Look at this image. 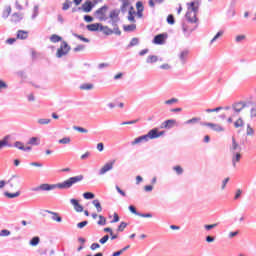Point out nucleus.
Here are the masks:
<instances>
[{"label":"nucleus","instance_id":"obj_1","mask_svg":"<svg viewBox=\"0 0 256 256\" xmlns=\"http://www.w3.org/2000/svg\"><path fill=\"white\" fill-rule=\"evenodd\" d=\"M83 175H77L68 178L67 180L58 183V184H41L32 189V191H53L55 189H71L73 185H77V183H81L83 181Z\"/></svg>","mask_w":256,"mask_h":256},{"label":"nucleus","instance_id":"obj_2","mask_svg":"<svg viewBox=\"0 0 256 256\" xmlns=\"http://www.w3.org/2000/svg\"><path fill=\"white\" fill-rule=\"evenodd\" d=\"M186 19L189 23H197V14L199 13V3H187Z\"/></svg>","mask_w":256,"mask_h":256},{"label":"nucleus","instance_id":"obj_3","mask_svg":"<svg viewBox=\"0 0 256 256\" xmlns=\"http://www.w3.org/2000/svg\"><path fill=\"white\" fill-rule=\"evenodd\" d=\"M251 105H253V102L240 101L234 103L232 105L233 117H237L240 112H242L247 107H251Z\"/></svg>","mask_w":256,"mask_h":256},{"label":"nucleus","instance_id":"obj_4","mask_svg":"<svg viewBox=\"0 0 256 256\" xmlns=\"http://www.w3.org/2000/svg\"><path fill=\"white\" fill-rule=\"evenodd\" d=\"M69 51H71V46H69L67 42L62 41L60 47L56 52V57L58 59H61V57H65L66 55H69Z\"/></svg>","mask_w":256,"mask_h":256},{"label":"nucleus","instance_id":"obj_5","mask_svg":"<svg viewBox=\"0 0 256 256\" xmlns=\"http://www.w3.org/2000/svg\"><path fill=\"white\" fill-rule=\"evenodd\" d=\"M108 10L109 7L107 5H104L94 12V16L96 17V19H98V21H107Z\"/></svg>","mask_w":256,"mask_h":256},{"label":"nucleus","instance_id":"obj_6","mask_svg":"<svg viewBox=\"0 0 256 256\" xmlns=\"http://www.w3.org/2000/svg\"><path fill=\"white\" fill-rule=\"evenodd\" d=\"M200 125L203 127H210L211 130L215 131L216 133H225V128L217 123L201 122Z\"/></svg>","mask_w":256,"mask_h":256},{"label":"nucleus","instance_id":"obj_7","mask_svg":"<svg viewBox=\"0 0 256 256\" xmlns=\"http://www.w3.org/2000/svg\"><path fill=\"white\" fill-rule=\"evenodd\" d=\"M115 165V160L109 161L105 163L101 169L98 171V175L101 177L109 173V171H113V167Z\"/></svg>","mask_w":256,"mask_h":256},{"label":"nucleus","instance_id":"obj_8","mask_svg":"<svg viewBox=\"0 0 256 256\" xmlns=\"http://www.w3.org/2000/svg\"><path fill=\"white\" fill-rule=\"evenodd\" d=\"M163 135H165V131L159 132V129L154 128L146 134V137H148L149 141L150 139H159V137H163Z\"/></svg>","mask_w":256,"mask_h":256},{"label":"nucleus","instance_id":"obj_9","mask_svg":"<svg viewBox=\"0 0 256 256\" xmlns=\"http://www.w3.org/2000/svg\"><path fill=\"white\" fill-rule=\"evenodd\" d=\"M242 157L243 155L241 154V152L231 153V163H232L233 169H237V164L241 163Z\"/></svg>","mask_w":256,"mask_h":256},{"label":"nucleus","instance_id":"obj_10","mask_svg":"<svg viewBox=\"0 0 256 256\" xmlns=\"http://www.w3.org/2000/svg\"><path fill=\"white\" fill-rule=\"evenodd\" d=\"M169 37L167 33L158 34L154 37L153 43L154 45H164L165 40Z\"/></svg>","mask_w":256,"mask_h":256},{"label":"nucleus","instance_id":"obj_11","mask_svg":"<svg viewBox=\"0 0 256 256\" xmlns=\"http://www.w3.org/2000/svg\"><path fill=\"white\" fill-rule=\"evenodd\" d=\"M229 149L230 153H241V145L235 140V137H232V144Z\"/></svg>","mask_w":256,"mask_h":256},{"label":"nucleus","instance_id":"obj_12","mask_svg":"<svg viewBox=\"0 0 256 256\" xmlns=\"http://www.w3.org/2000/svg\"><path fill=\"white\" fill-rule=\"evenodd\" d=\"M188 57H189L188 49H184V50L180 51V53L178 54L179 61L182 65H185V63H187Z\"/></svg>","mask_w":256,"mask_h":256},{"label":"nucleus","instance_id":"obj_13","mask_svg":"<svg viewBox=\"0 0 256 256\" xmlns=\"http://www.w3.org/2000/svg\"><path fill=\"white\" fill-rule=\"evenodd\" d=\"M70 203L74 207V211H76V213H83V205L79 203V200L72 198L70 199Z\"/></svg>","mask_w":256,"mask_h":256},{"label":"nucleus","instance_id":"obj_14","mask_svg":"<svg viewBox=\"0 0 256 256\" xmlns=\"http://www.w3.org/2000/svg\"><path fill=\"white\" fill-rule=\"evenodd\" d=\"M122 5L120 6L121 13H127V11H131V2L129 0H120Z\"/></svg>","mask_w":256,"mask_h":256},{"label":"nucleus","instance_id":"obj_15","mask_svg":"<svg viewBox=\"0 0 256 256\" xmlns=\"http://www.w3.org/2000/svg\"><path fill=\"white\" fill-rule=\"evenodd\" d=\"M8 183L10 184V187H19L21 179L19 178V175H12L8 180Z\"/></svg>","mask_w":256,"mask_h":256},{"label":"nucleus","instance_id":"obj_16","mask_svg":"<svg viewBox=\"0 0 256 256\" xmlns=\"http://www.w3.org/2000/svg\"><path fill=\"white\" fill-rule=\"evenodd\" d=\"M149 141V138L147 137V134L139 136L134 139V141L131 142V145H141V143H147Z\"/></svg>","mask_w":256,"mask_h":256},{"label":"nucleus","instance_id":"obj_17","mask_svg":"<svg viewBox=\"0 0 256 256\" xmlns=\"http://www.w3.org/2000/svg\"><path fill=\"white\" fill-rule=\"evenodd\" d=\"M175 123H177L175 119L166 120L162 123L161 129H173V127H175Z\"/></svg>","mask_w":256,"mask_h":256},{"label":"nucleus","instance_id":"obj_18","mask_svg":"<svg viewBox=\"0 0 256 256\" xmlns=\"http://www.w3.org/2000/svg\"><path fill=\"white\" fill-rule=\"evenodd\" d=\"M93 7H95L93 2L86 1L84 4H82V11H84V13H91V11H93Z\"/></svg>","mask_w":256,"mask_h":256},{"label":"nucleus","instance_id":"obj_19","mask_svg":"<svg viewBox=\"0 0 256 256\" xmlns=\"http://www.w3.org/2000/svg\"><path fill=\"white\" fill-rule=\"evenodd\" d=\"M45 213H49V215H52L51 219L52 221H56V223H61V221H63V218H61V216H59V213L57 212H53L51 210H45Z\"/></svg>","mask_w":256,"mask_h":256},{"label":"nucleus","instance_id":"obj_20","mask_svg":"<svg viewBox=\"0 0 256 256\" xmlns=\"http://www.w3.org/2000/svg\"><path fill=\"white\" fill-rule=\"evenodd\" d=\"M109 23L113 27L114 35L120 36L121 30L119 29V25L117 24V23H119V20H110Z\"/></svg>","mask_w":256,"mask_h":256},{"label":"nucleus","instance_id":"obj_21","mask_svg":"<svg viewBox=\"0 0 256 256\" xmlns=\"http://www.w3.org/2000/svg\"><path fill=\"white\" fill-rule=\"evenodd\" d=\"M16 37H17V39L25 41V39H28V37H29V32L25 31V30H18Z\"/></svg>","mask_w":256,"mask_h":256},{"label":"nucleus","instance_id":"obj_22","mask_svg":"<svg viewBox=\"0 0 256 256\" xmlns=\"http://www.w3.org/2000/svg\"><path fill=\"white\" fill-rule=\"evenodd\" d=\"M86 28L88 29V31H101V24L99 23H94V24H89L86 26Z\"/></svg>","mask_w":256,"mask_h":256},{"label":"nucleus","instance_id":"obj_23","mask_svg":"<svg viewBox=\"0 0 256 256\" xmlns=\"http://www.w3.org/2000/svg\"><path fill=\"white\" fill-rule=\"evenodd\" d=\"M100 31H102V33H104V35H113L115 34V31L111 28H109V26H100Z\"/></svg>","mask_w":256,"mask_h":256},{"label":"nucleus","instance_id":"obj_24","mask_svg":"<svg viewBox=\"0 0 256 256\" xmlns=\"http://www.w3.org/2000/svg\"><path fill=\"white\" fill-rule=\"evenodd\" d=\"M23 19V14L21 13H14L11 16V22L12 23H19Z\"/></svg>","mask_w":256,"mask_h":256},{"label":"nucleus","instance_id":"obj_25","mask_svg":"<svg viewBox=\"0 0 256 256\" xmlns=\"http://www.w3.org/2000/svg\"><path fill=\"white\" fill-rule=\"evenodd\" d=\"M225 32L223 30H220L216 33V35L210 40V45H213L218 39H221Z\"/></svg>","mask_w":256,"mask_h":256},{"label":"nucleus","instance_id":"obj_26","mask_svg":"<svg viewBox=\"0 0 256 256\" xmlns=\"http://www.w3.org/2000/svg\"><path fill=\"white\" fill-rule=\"evenodd\" d=\"M3 147H11V144H9V136H6L0 140V151L3 149Z\"/></svg>","mask_w":256,"mask_h":256},{"label":"nucleus","instance_id":"obj_27","mask_svg":"<svg viewBox=\"0 0 256 256\" xmlns=\"http://www.w3.org/2000/svg\"><path fill=\"white\" fill-rule=\"evenodd\" d=\"M109 18H110V20L120 21V19H119V10L110 11Z\"/></svg>","mask_w":256,"mask_h":256},{"label":"nucleus","instance_id":"obj_28","mask_svg":"<svg viewBox=\"0 0 256 256\" xmlns=\"http://www.w3.org/2000/svg\"><path fill=\"white\" fill-rule=\"evenodd\" d=\"M135 10L133 7H130V10L128 11V21L131 23H135Z\"/></svg>","mask_w":256,"mask_h":256},{"label":"nucleus","instance_id":"obj_29","mask_svg":"<svg viewBox=\"0 0 256 256\" xmlns=\"http://www.w3.org/2000/svg\"><path fill=\"white\" fill-rule=\"evenodd\" d=\"M92 205H94V207L96 208L97 213H101V211H103V207L101 206V202H99V200H93Z\"/></svg>","mask_w":256,"mask_h":256},{"label":"nucleus","instance_id":"obj_30","mask_svg":"<svg viewBox=\"0 0 256 256\" xmlns=\"http://www.w3.org/2000/svg\"><path fill=\"white\" fill-rule=\"evenodd\" d=\"M41 242V238H39L38 236L36 237H33L30 242H29V245L31 247H37V245H39V243Z\"/></svg>","mask_w":256,"mask_h":256},{"label":"nucleus","instance_id":"obj_31","mask_svg":"<svg viewBox=\"0 0 256 256\" xmlns=\"http://www.w3.org/2000/svg\"><path fill=\"white\" fill-rule=\"evenodd\" d=\"M21 195V192L11 193V192H4V196L8 199H15Z\"/></svg>","mask_w":256,"mask_h":256},{"label":"nucleus","instance_id":"obj_32","mask_svg":"<svg viewBox=\"0 0 256 256\" xmlns=\"http://www.w3.org/2000/svg\"><path fill=\"white\" fill-rule=\"evenodd\" d=\"M251 109H250V119H255L256 117V103H252L250 105Z\"/></svg>","mask_w":256,"mask_h":256},{"label":"nucleus","instance_id":"obj_33","mask_svg":"<svg viewBox=\"0 0 256 256\" xmlns=\"http://www.w3.org/2000/svg\"><path fill=\"white\" fill-rule=\"evenodd\" d=\"M159 61V58L155 55H149L146 59V63L151 64V63H157Z\"/></svg>","mask_w":256,"mask_h":256},{"label":"nucleus","instance_id":"obj_34","mask_svg":"<svg viewBox=\"0 0 256 256\" xmlns=\"http://www.w3.org/2000/svg\"><path fill=\"white\" fill-rule=\"evenodd\" d=\"M201 121V118L199 117H193L192 119H189L185 122V125H195V123H199Z\"/></svg>","mask_w":256,"mask_h":256},{"label":"nucleus","instance_id":"obj_35","mask_svg":"<svg viewBox=\"0 0 256 256\" xmlns=\"http://www.w3.org/2000/svg\"><path fill=\"white\" fill-rule=\"evenodd\" d=\"M49 123H51V119L49 118H39L37 120L38 125H49Z\"/></svg>","mask_w":256,"mask_h":256},{"label":"nucleus","instance_id":"obj_36","mask_svg":"<svg viewBox=\"0 0 256 256\" xmlns=\"http://www.w3.org/2000/svg\"><path fill=\"white\" fill-rule=\"evenodd\" d=\"M50 41H51V43H59V41H63V38L57 34H53L50 37Z\"/></svg>","mask_w":256,"mask_h":256},{"label":"nucleus","instance_id":"obj_37","mask_svg":"<svg viewBox=\"0 0 256 256\" xmlns=\"http://www.w3.org/2000/svg\"><path fill=\"white\" fill-rule=\"evenodd\" d=\"M41 140L38 137H32L28 141V145H39Z\"/></svg>","mask_w":256,"mask_h":256},{"label":"nucleus","instance_id":"obj_38","mask_svg":"<svg viewBox=\"0 0 256 256\" xmlns=\"http://www.w3.org/2000/svg\"><path fill=\"white\" fill-rule=\"evenodd\" d=\"M123 29H124V31H126V32L135 31V29H137V25H135V24L124 25V26H123Z\"/></svg>","mask_w":256,"mask_h":256},{"label":"nucleus","instance_id":"obj_39","mask_svg":"<svg viewBox=\"0 0 256 256\" xmlns=\"http://www.w3.org/2000/svg\"><path fill=\"white\" fill-rule=\"evenodd\" d=\"M80 89L82 91H91V89H93V84H88V83L82 84L80 85Z\"/></svg>","mask_w":256,"mask_h":256},{"label":"nucleus","instance_id":"obj_40","mask_svg":"<svg viewBox=\"0 0 256 256\" xmlns=\"http://www.w3.org/2000/svg\"><path fill=\"white\" fill-rule=\"evenodd\" d=\"M243 125H245V122L243 121V118H238L235 122H234V127L236 129H239V127H243Z\"/></svg>","mask_w":256,"mask_h":256},{"label":"nucleus","instance_id":"obj_41","mask_svg":"<svg viewBox=\"0 0 256 256\" xmlns=\"http://www.w3.org/2000/svg\"><path fill=\"white\" fill-rule=\"evenodd\" d=\"M11 15V6H7L6 9L2 13L3 19H7Z\"/></svg>","mask_w":256,"mask_h":256},{"label":"nucleus","instance_id":"obj_42","mask_svg":"<svg viewBox=\"0 0 256 256\" xmlns=\"http://www.w3.org/2000/svg\"><path fill=\"white\" fill-rule=\"evenodd\" d=\"M58 143H60V145H69V143H71V138L64 137V138L58 140Z\"/></svg>","mask_w":256,"mask_h":256},{"label":"nucleus","instance_id":"obj_43","mask_svg":"<svg viewBox=\"0 0 256 256\" xmlns=\"http://www.w3.org/2000/svg\"><path fill=\"white\" fill-rule=\"evenodd\" d=\"M246 135L253 137L255 135V130L251 127L250 124L247 125Z\"/></svg>","mask_w":256,"mask_h":256},{"label":"nucleus","instance_id":"obj_44","mask_svg":"<svg viewBox=\"0 0 256 256\" xmlns=\"http://www.w3.org/2000/svg\"><path fill=\"white\" fill-rule=\"evenodd\" d=\"M223 109L224 108L221 106H219L217 108H213V109L208 108V109H206V113H219V111H223Z\"/></svg>","mask_w":256,"mask_h":256},{"label":"nucleus","instance_id":"obj_45","mask_svg":"<svg viewBox=\"0 0 256 256\" xmlns=\"http://www.w3.org/2000/svg\"><path fill=\"white\" fill-rule=\"evenodd\" d=\"M173 171H175L176 175H183V167L180 165L174 166Z\"/></svg>","mask_w":256,"mask_h":256},{"label":"nucleus","instance_id":"obj_46","mask_svg":"<svg viewBox=\"0 0 256 256\" xmlns=\"http://www.w3.org/2000/svg\"><path fill=\"white\" fill-rule=\"evenodd\" d=\"M14 147L16 149H19L20 151H23V149H25V144H23V142H21V141H16L14 143Z\"/></svg>","mask_w":256,"mask_h":256},{"label":"nucleus","instance_id":"obj_47","mask_svg":"<svg viewBox=\"0 0 256 256\" xmlns=\"http://www.w3.org/2000/svg\"><path fill=\"white\" fill-rule=\"evenodd\" d=\"M99 221L97 222V225H107V218H105L103 215H99Z\"/></svg>","mask_w":256,"mask_h":256},{"label":"nucleus","instance_id":"obj_48","mask_svg":"<svg viewBox=\"0 0 256 256\" xmlns=\"http://www.w3.org/2000/svg\"><path fill=\"white\" fill-rule=\"evenodd\" d=\"M218 225H219V223L205 224L204 229H205V231H211V229H215V227H217Z\"/></svg>","mask_w":256,"mask_h":256},{"label":"nucleus","instance_id":"obj_49","mask_svg":"<svg viewBox=\"0 0 256 256\" xmlns=\"http://www.w3.org/2000/svg\"><path fill=\"white\" fill-rule=\"evenodd\" d=\"M245 39H247V36H245V35H237L236 37H235V42L236 43H243V41H245Z\"/></svg>","mask_w":256,"mask_h":256},{"label":"nucleus","instance_id":"obj_50","mask_svg":"<svg viewBox=\"0 0 256 256\" xmlns=\"http://www.w3.org/2000/svg\"><path fill=\"white\" fill-rule=\"evenodd\" d=\"M74 131H78L79 133H89V130L79 127V126H73Z\"/></svg>","mask_w":256,"mask_h":256},{"label":"nucleus","instance_id":"obj_51","mask_svg":"<svg viewBox=\"0 0 256 256\" xmlns=\"http://www.w3.org/2000/svg\"><path fill=\"white\" fill-rule=\"evenodd\" d=\"M83 197L84 199H95V194H93V192H85Z\"/></svg>","mask_w":256,"mask_h":256},{"label":"nucleus","instance_id":"obj_52","mask_svg":"<svg viewBox=\"0 0 256 256\" xmlns=\"http://www.w3.org/2000/svg\"><path fill=\"white\" fill-rule=\"evenodd\" d=\"M178 99L177 98H172L169 100L164 101V105H174V103H178Z\"/></svg>","mask_w":256,"mask_h":256},{"label":"nucleus","instance_id":"obj_53","mask_svg":"<svg viewBox=\"0 0 256 256\" xmlns=\"http://www.w3.org/2000/svg\"><path fill=\"white\" fill-rule=\"evenodd\" d=\"M135 45H139V38H132L128 47H135Z\"/></svg>","mask_w":256,"mask_h":256},{"label":"nucleus","instance_id":"obj_54","mask_svg":"<svg viewBox=\"0 0 256 256\" xmlns=\"http://www.w3.org/2000/svg\"><path fill=\"white\" fill-rule=\"evenodd\" d=\"M126 228H127V223L126 222H121L120 225L117 228V231L122 233V231H125Z\"/></svg>","mask_w":256,"mask_h":256},{"label":"nucleus","instance_id":"obj_55","mask_svg":"<svg viewBox=\"0 0 256 256\" xmlns=\"http://www.w3.org/2000/svg\"><path fill=\"white\" fill-rule=\"evenodd\" d=\"M74 37H76L77 39H80V41H83L84 43H89V39L83 37V35H79V34H73Z\"/></svg>","mask_w":256,"mask_h":256},{"label":"nucleus","instance_id":"obj_56","mask_svg":"<svg viewBox=\"0 0 256 256\" xmlns=\"http://www.w3.org/2000/svg\"><path fill=\"white\" fill-rule=\"evenodd\" d=\"M138 217H142L144 219H151L153 217V214L152 213H141L138 214Z\"/></svg>","mask_w":256,"mask_h":256},{"label":"nucleus","instance_id":"obj_57","mask_svg":"<svg viewBox=\"0 0 256 256\" xmlns=\"http://www.w3.org/2000/svg\"><path fill=\"white\" fill-rule=\"evenodd\" d=\"M128 209H129L130 213H133V215H137V217H139L140 212H137V208H135V206L130 205L128 207Z\"/></svg>","mask_w":256,"mask_h":256},{"label":"nucleus","instance_id":"obj_58","mask_svg":"<svg viewBox=\"0 0 256 256\" xmlns=\"http://www.w3.org/2000/svg\"><path fill=\"white\" fill-rule=\"evenodd\" d=\"M9 235H11V231L7 229H3L0 231V237H9Z\"/></svg>","mask_w":256,"mask_h":256},{"label":"nucleus","instance_id":"obj_59","mask_svg":"<svg viewBox=\"0 0 256 256\" xmlns=\"http://www.w3.org/2000/svg\"><path fill=\"white\" fill-rule=\"evenodd\" d=\"M167 23L169 25H175V17H173V14L168 15L167 17Z\"/></svg>","mask_w":256,"mask_h":256},{"label":"nucleus","instance_id":"obj_60","mask_svg":"<svg viewBox=\"0 0 256 256\" xmlns=\"http://www.w3.org/2000/svg\"><path fill=\"white\" fill-rule=\"evenodd\" d=\"M87 225H89V222L87 220H85V221L79 222L77 224V228L78 229H83L84 227H87Z\"/></svg>","mask_w":256,"mask_h":256},{"label":"nucleus","instance_id":"obj_61","mask_svg":"<svg viewBox=\"0 0 256 256\" xmlns=\"http://www.w3.org/2000/svg\"><path fill=\"white\" fill-rule=\"evenodd\" d=\"M84 50H85V45L80 44L74 48V53H79V51H84Z\"/></svg>","mask_w":256,"mask_h":256},{"label":"nucleus","instance_id":"obj_62","mask_svg":"<svg viewBox=\"0 0 256 256\" xmlns=\"http://www.w3.org/2000/svg\"><path fill=\"white\" fill-rule=\"evenodd\" d=\"M37 15H39V6H34V13L32 14V19H36Z\"/></svg>","mask_w":256,"mask_h":256},{"label":"nucleus","instance_id":"obj_63","mask_svg":"<svg viewBox=\"0 0 256 256\" xmlns=\"http://www.w3.org/2000/svg\"><path fill=\"white\" fill-rule=\"evenodd\" d=\"M108 241H109V235H105L99 240V243H101V245H105V243H107Z\"/></svg>","mask_w":256,"mask_h":256},{"label":"nucleus","instance_id":"obj_64","mask_svg":"<svg viewBox=\"0 0 256 256\" xmlns=\"http://www.w3.org/2000/svg\"><path fill=\"white\" fill-rule=\"evenodd\" d=\"M229 183V177L225 178L223 181H222V186H221V189L222 191L225 190V188L227 187V184Z\"/></svg>","mask_w":256,"mask_h":256}]
</instances>
